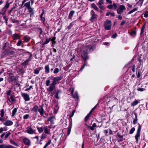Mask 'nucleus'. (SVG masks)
Instances as JSON below:
<instances>
[{"label":"nucleus","instance_id":"obj_56","mask_svg":"<svg viewBox=\"0 0 148 148\" xmlns=\"http://www.w3.org/2000/svg\"><path fill=\"white\" fill-rule=\"evenodd\" d=\"M107 8L110 9H112L113 8V6L112 5L110 4V5H108L107 7Z\"/></svg>","mask_w":148,"mask_h":148},{"label":"nucleus","instance_id":"obj_3","mask_svg":"<svg viewBox=\"0 0 148 148\" xmlns=\"http://www.w3.org/2000/svg\"><path fill=\"white\" fill-rule=\"evenodd\" d=\"M111 21L110 20H106L104 23V26L105 30H110L111 29Z\"/></svg>","mask_w":148,"mask_h":148},{"label":"nucleus","instance_id":"obj_10","mask_svg":"<svg viewBox=\"0 0 148 148\" xmlns=\"http://www.w3.org/2000/svg\"><path fill=\"white\" fill-rule=\"evenodd\" d=\"M32 56V54L30 53V55L29 58L26 60L24 62L22 63V65L24 66H26L28 64V62L31 61L32 60L31 57Z\"/></svg>","mask_w":148,"mask_h":148},{"label":"nucleus","instance_id":"obj_25","mask_svg":"<svg viewBox=\"0 0 148 148\" xmlns=\"http://www.w3.org/2000/svg\"><path fill=\"white\" fill-rule=\"evenodd\" d=\"M30 38L29 37L27 36H25L23 38V39L24 40L25 42H28L30 40Z\"/></svg>","mask_w":148,"mask_h":148},{"label":"nucleus","instance_id":"obj_9","mask_svg":"<svg viewBox=\"0 0 148 148\" xmlns=\"http://www.w3.org/2000/svg\"><path fill=\"white\" fill-rule=\"evenodd\" d=\"M26 132L29 134H33L35 133V130L32 129L30 127H28L27 128Z\"/></svg>","mask_w":148,"mask_h":148},{"label":"nucleus","instance_id":"obj_2","mask_svg":"<svg viewBox=\"0 0 148 148\" xmlns=\"http://www.w3.org/2000/svg\"><path fill=\"white\" fill-rule=\"evenodd\" d=\"M93 50V47L91 45H88L83 47L82 49H81V55L85 62L88 59V51H89L91 52Z\"/></svg>","mask_w":148,"mask_h":148},{"label":"nucleus","instance_id":"obj_40","mask_svg":"<svg viewBox=\"0 0 148 148\" xmlns=\"http://www.w3.org/2000/svg\"><path fill=\"white\" fill-rule=\"evenodd\" d=\"M51 143V140H49L45 144L43 148H46Z\"/></svg>","mask_w":148,"mask_h":148},{"label":"nucleus","instance_id":"obj_30","mask_svg":"<svg viewBox=\"0 0 148 148\" xmlns=\"http://www.w3.org/2000/svg\"><path fill=\"white\" fill-rule=\"evenodd\" d=\"M91 6L94 9L96 10L97 11H98L99 9L97 6L94 3H92L91 4Z\"/></svg>","mask_w":148,"mask_h":148},{"label":"nucleus","instance_id":"obj_41","mask_svg":"<svg viewBox=\"0 0 148 148\" xmlns=\"http://www.w3.org/2000/svg\"><path fill=\"white\" fill-rule=\"evenodd\" d=\"M137 10H138L137 8H134V9L130 11L128 13V14H132V13H133V12H134Z\"/></svg>","mask_w":148,"mask_h":148},{"label":"nucleus","instance_id":"obj_47","mask_svg":"<svg viewBox=\"0 0 148 148\" xmlns=\"http://www.w3.org/2000/svg\"><path fill=\"white\" fill-rule=\"evenodd\" d=\"M6 10L5 8L4 9V7H3L1 10L2 12L1 13L3 15L5 14L6 12Z\"/></svg>","mask_w":148,"mask_h":148},{"label":"nucleus","instance_id":"obj_37","mask_svg":"<svg viewBox=\"0 0 148 148\" xmlns=\"http://www.w3.org/2000/svg\"><path fill=\"white\" fill-rule=\"evenodd\" d=\"M75 23V21L72 22L71 23L68 27V29H70L71 28V27L73 26L74 24Z\"/></svg>","mask_w":148,"mask_h":148},{"label":"nucleus","instance_id":"obj_52","mask_svg":"<svg viewBox=\"0 0 148 148\" xmlns=\"http://www.w3.org/2000/svg\"><path fill=\"white\" fill-rule=\"evenodd\" d=\"M10 99H11V101H15V99H14V95H12L10 96Z\"/></svg>","mask_w":148,"mask_h":148},{"label":"nucleus","instance_id":"obj_35","mask_svg":"<svg viewBox=\"0 0 148 148\" xmlns=\"http://www.w3.org/2000/svg\"><path fill=\"white\" fill-rule=\"evenodd\" d=\"M17 111V109L16 108H14L12 111V116H13L15 115Z\"/></svg>","mask_w":148,"mask_h":148},{"label":"nucleus","instance_id":"obj_26","mask_svg":"<svg viewBox=\"0 0 148 148\" xmlns=\"http://www.w3.org/2000/svg\"><path fill=\"white\" fill-rule=\"evenodd\" d=\"M38 111L40 113V114L41 115H42L44 113V110L42 107H41L40 108H39L38 109Z\"/></svg>","mask_w":148,"mask_h":148},{"label":"nucleus","instance_id":"obj_36","mask_svg":"<svg viewBox=\"0 0 148 148\" xmlns=\"http://www.w3.org/2000/svg\"><path fill=\"white\" fill-rule=\"evenodd\" d=\"M37 30L38 32H39L40 35L42 34L43 31L41 28L40 27L38 28H37Z\"/></svg>","mask_w":148,"mask_h":148},{"label":"nucleus","instance_id":"obj_16","mask_svg":"<svg viewBox=\"0 0 148 148\" xmlns=\"http://www.w3.org/2000/svg\"><path fill=\"white\" fill-rule=\"evenodd\" d=\"M12 37L14 40H16L19 39L20 36L18 34L15 33L12 35Z\"/></svg>","mask_w":148,"mask_h":148},{"label":"nucleus","instance_id":"obj_51","mask_svg":"<svg viewBox=\"0 0 148 148\" xmlns=\"http://www.w3.org/2000/svg\"><path fill=\"white\" fill-rule=\"evenodd\" d=\"M69 90L71 92V95H73L74 92V88H71L69 89Z\"/></svg>","mask_w":148,"mask_h":148},{"label":"nucleus","instance_id":"obj_44","mask_svg":"<svg viewBox=\"0 0 148 148\" xmlns=\"http://www.w3.org/2000/svg\"><path fill=\"white\" fill-rule=\"evenodd\" d=\"M3 18L5 21V23L6 25H7L8 24V18L6 17V16H4Z\"/></svg>","mask_w":148,"mask_h":148},{"label":"nucleus","instance_id":"obj_60","mask_svg":"<svg viewBox=\"0 0 148 148\" xmlns=\"http://www.w3.org/2000/svg\"><path fill=\"white\" fill-rule=\"evenodd\" d=\"M1 129H2V130H3V131H6L8 130L7 127H1Z\"/></svg>","mask_w":148,"mask_h":148},{"label":"nucleus","instance_id":"obj_5","mask_svg":"<svg viewBox=\"0 0 148 148\" xmlns=\"http://www.w3.org/2000/svg\"><path fill=\"white\" fill-rule=\"evenodd\" d=\"M90 14L91 15V16L89 20L91 22H92L97 19L98 17V16L97 14H95V12L93 10H91Z\"/></svg>","mask_w":148,"mask_h":148},{"label":"nucleus","instance_id":"obj_33","mask_svg":"<svg viewBox=\"0 0 148 148\" xmlns=\"http://www.w3.org/2000/svg\"><path fill=\"white\" fill-rule=\"evenodd\" d=\"M38 106L37 105L35 106L32 110V111L35 112H36L38 110Z\"/></svg>","mask_w":148,"mask_h":148},{"label":"nucleus","instance_id":"obj_23","mask_svg":"<svg viewBox=\"0 0 148 148\" xmlns=\"http://www.w3.org/2000/svg\"><path fill=\"white\" fill-rule=\"evenodd\" d=\"M13 124V122L12 121H6L4 124L6 126H9L12 125Z\"/></svg>","mask_w":148,"mask_h":148},{"label":"nucleus","instance_id":"obj_13","mask_svg":"<svg viewBox=\"0 0 148 148\" xmlns=\"http://www.w3.org/2000/svg\"><path fill=\"white\" fill-rule=\"evenodd\" d=\"M5 112L3 109L0 111V120H3V118L4 116Z\"/></svg>","mask_w":148,"mask_h":148},{"label":"nucleus","instance_id":"obj_46","mask_svg":"<svg viewBox=\"0 0 148 148\" xmlns=\"http://www.w3.org/2000/svg\"><path fill=\"white\" fill-rule=\"evenodd\" d=\"M135 128H134V127L132 128L131 130H130L129 133L130 134H132L134 133V132L135 131Z\"/></svg>","mask_w":148,"mask_h":148},{"label":"nucleus","instance_id":"obj_4","mask_svg":"<svg viewBox=\"0 0 148 148\" xmlns=\"http://www.w3.org/2000/svg\"><path fill=\"white\" fill-rule=\"evenodd\" d=\"M97 105H96L93 108L90 112L85 117V120H92L93 119L91 118L90 117H93V114L92 113V112L95 110L97 108Z\"/></svg>","mask_w":148,"mask_h":148},{"label":"nucleus","instance_id":"obj_8","mask_svg":"<svg viewBox=\"0 0 148 148\" xmlns=\"http://www.w3.org/2000/svg\"><path fill=\"white\" fill-rule=\"evenodd\" d=\"M98 5L99 7L101 9L104 10L105 9V7L103 5L104 4V0H100L97 4Z\"/></svg>","mask_w":148,"mask_h":148},{"label":"nucleus","instance_id":"obj_48","mask_svg":"<svg viewBox=\"0 0 148 148\" xmlns=\"http://www.w3.org/2000/svg\"><path fill=\"white\" fill-rule=\"evenodd\" d=\"M37 129L38 131V132L40 133H41V132L43 131L44 129L42 127L38 128Z\"/></svg>","mask_w":148,"mask_h":148},{"label":"nucleus","instance_id":"obj_27","mask_svg":"<svg viewBox=\"0 0 148 148\" xmlns=\"http://www.w3.org/2000/svg\"><path fill=\"white\" fill-rule=\"evenodd\" d=\"M24 6L25 7H26L27 8V9L31 7L30 6V2L29 1L28 2L25 3V4H24Z\"/></svg>","mask_w":148,"mask_h":148},{"label":"nucleus","instance_id":"obj_53","mask_svg":"<svg viewBox=\"0 0 148 148\" xmlns=\"http://www.w3.org/2000/svg\"><path fill=\"white\" fill-rule=\"evenodd\" d=\"M22 41L21 40H19L17 43L16 45L17 46H20L22 44Z\"/></svg>","mask_w":148,"mask_h":148},{"label":"nucleus","instance_id":"obj_6","mask_svg":"<svg viewBox=\"0 0 148 148\" xmlns=\"http://www.w3.org/2000/svg\"><path fill=\"white\" fill-rule=\"evenodd\" d=\"M126 9L124 5H120L116 10L118 14H121Z\"/></svg>","mask_w":148,"mask_h":148},{"label":"nucleus","instance_id":"obj_39","mask_svg":"<svg viewBox=\"0 0 148 148\" xmlns=\"http://www.w3.org/2000/svg\"><path fill=\"white\" fill-rule=\"evenodd\" d=\"M61 92V91L60 90H58L57 92L56 93V94L55 95V97L57 99H59L60 97L58 96V93H60Z\"/></svg>","mask_w":148,"mask_h":148},{"label":"nucleus","instance_id":"obj_64","mask_svg":"<svg viewBox=\"0 0 148 148\" xmlns=\"http://www.w3.org/2000/svg\"><path fill=\"white\" fill-rule=\"evenodd\" d=\"M144 16L145 17L147 18L148 16V12L147 11L145 12L144 14Z\"/></svg>","mask_w":148,"mask_h":148},{"label":"nucleus","instance_id":"obj_31","mask_svg":"<svg viewBox=\"0 0 148 148\" xmlns=\"http://www.w3.org/2000/svg\"><path fill=\"white\" fill-rule=\"evenodd\" d=\"M109 15H110L111 16H114L115 13L114 12L111 13L109 12H108L106 14V16H109Z\"/></svg>","mask_w":148,"mask_h":148},{"label":"nucleus","instance_id":"obj_1","mask_svg":"<svg viewBox=\"0 0 148 148\" xmlns=\"http://www.w3.org/2000/svg\"><path fill=\"white\" fill-rule=\"evenodd\" d=\"M62 78L61 76L56 77H54L53 79V81L52 83L50 84V81L49 79L47 80L45 82V84L46 86H49V87L47 89V90L49 92H51L55 89V85L59 83L58 82L61 80Z\"/></svg>","mask_w":148,"mask_h":148},{"label":"nucleus","instance_id":"obj_45","mask_svg":"<svg viewBox=\"0 0 148 148\" xmlns=\"http://www.w3.org/2000/svg\"><path fill=\"white\" fill-rule=\"evenodd\" d=\"M47 136V135L43 133L41 136V139L43 140L46 138Z\"/></svg>","mask_w":148,"mask_h":148},{"label":"nucleus","instance_id":"obj_59","mask_svg":"<svg viewBox=\"0 0 148 148\" xmlns=\"http://www.w3.org/2000/svg\"><path fill=\"white\" fill-rule=\"evenodd\" d=\"M11 92V91L10 90H8L6 92V94L7 95V96H9L10 95Z\"/></svg>","mask_w":148,"mask_h":148},{"label":"nucleus","instance_id":"obj_43","mask_svg":"<svg viewBox=\"0 0 148 148\" xmlns=\"http://www.w3.org/2000/svg\"><path fill=\"white\" fill-rule=\"evenodd\" d=\"M7 53L8 54L11 55L13 54L14 52L13 51L8 50L7 51Z\"/></svg>","mask_w":148,"mask_h":148},{"label":"nucleus","instance_id":"obj_14","mask_svg":"<svg viewBox=\"0 0 148 148\" xmlns=\"http://www.w3.org/2000/svg\"><path fill=\"white\" fill-rule=\"evenodd\" d=\"M16 77L14 76H12L10 77L8 79L9 81L10 82H15L16 81Z\"/></svg>","mask_w":148,"mask_h":148},{"label":"nucleus","instance_id":"obj_50","mask_svg":"<svg viewBox=\"0 0 148 148\" xmlns=\"http://www.w3.org/2000/svg\"><path fill=\"white\" fill-rule=\"evenodd\" d=\"M59 71L58 69L57 68H55L53 71V73L54 74H56L58 73Z\"/></svg>","mask_w":148,"mask_h":148},{"label":"nucleus","instance_id":"obj_18","mask_svg":"<svg viewBox=\"0 0 148 148\" xmlns=\"http://www.w3.org/2000/svg\"><path fill=\"white\" fill-rule=\"evenodd\" d=\"M42 68V67H38L36 68L34 71V74L37 75L39 73V71L41 70Z\"/></svg>","mask_w":148,"mask_h":148},{"label":"nucleus","instance_id":"obj_7","mask_svg":"<svg viewBox=\"0 0 148 148\" xmlns=\"http://www.w3.org/2000/svg\"><path fill=\"white\" fill-rule=\"evenodd\" d=\"M141 127V126L139 124L137 130V133L135 136V138L137 143L138 141V138L140 137Z\"/></svg>","mask_w":148,"mask_h":148},{"label":"nucleus","instance_id":"obj_32","mask_svg":"<svg viewBox=\"0 0 148 148\" xmlns=\"http://www.w3.org/2000/svg\"><path fill=\"white\" fill-rule=\"evenodd\" d=\"M138 103L139 102L138 101L135 100L131 103V106H135L137 105Z\"/></svg>","mask_w":148,"mask_h":148},{"label":"nucleus","instance_id":"obj_24","mask_svg":"<svg viewBox=\"0 0 148 148\" xmlns=\"http://www.w3.org/2000/svg\"><path fill=\"white\" fill-rule=\"evenodd\" d=\"M135 65H133L129 67L127 71L130 69V71L132 70L133 72H134L135 71Z\"/></svg>","mask_w":148,"mask_h":148},{"label":"nucleus","instance_id":"obj_34","mask_svg":"<svg viewBox=\"0 0 148 148\" xmlns=\"http://www.w3.org/2000/svg\"><path fill=\"white\" fill-rule=\"evenodd\" d=\"M51 40V38H47L46 40L45 41L43 42L42 43L43 45H46L48 44L50 41Z\"/></svg>","mask_w":148,"mask_h":148},{"label":"nucleus","instance_id":"obj_22","mask_svg":"<svg viewBox=\"0 0 148 148\" xmlns=\"http://www.w3.org/2000/svg\"><path fill=\"white\" fill-rule=\"evenodd\" d=\"M146 23H144V24L143 25L140 31V35L143 36V35L144 32V30L145 28Z\"/></svg>","mask_w":148,"mask_h":148},{"label":"nucleus","instance_id":"obj_57","mask_svg":"<svg viewBox=\"0 0 148 148\" xmlns=\"http://www.w3.org/2000/svg\"><path fill=\"white\" fill-rule=\"evenodd\" d=\"M11 143L12 144L14 145L15 146H18V145L17 143L14 142V141L13 140L11 141Z\"/></svg>","mask_w":148,"mask_h":148},{"label":"nucleus","instance_id":"obj_62","mask_svg":"<svg viewBox=\"0 0 148 148\" xmlns=\"http://www.w3.org/2000/svg\"><path fill=\"white\" fill-rule=\"evenodd\" d=\"M137 90L138 91L142 92L143 91L145 90V89L141 88H138L137 89Z\"/></svg>","mask_w":148,"mask_h":148},{"label":"nucleus","instance_id":"obj_17","mask_svg":"<svg viewBox=\"0 0 148 148\" xmlns=\"http://www.w3.org/2000/svg\"><path fill=\"white\" fill-rule=\"evenodd\" d=\"M23 143L27 145H30V141L29 139L26 138H25L23 139Z\"/></svg>","mask_w":148,"mask_h":148},{"label":"nucleus","instance_id":"obj_20","mask_svg":"<svg viewBox=\"0 0 148 148\" xmlns=\"http://www.w3.org/2000/svg\"><path fill=\"white\" fill-rule=\"evenodd\" d=\"M45 72L46 73L48 74L50 72V69L49 66L48 65H47L45 66Z\"/></svg>","mask_w":148,"mask_h":148},{"label":"nucleus","instance_id":"obj_58","mask_svg":"<svg viewBox=\"0 0 148 148\" xmlns=\"http://www.w3.org/2000/svg\"><path fill=\"white\" fill-rule=\"evenodd\" d=\"M29 115L28 114H26L25 115L23 116V119H27L29 117Z\"/></svg>","mask_w":148,"mask_h":148},{"label":"nucleus","instance_id":"obj_55","mask_svg":"<svg viewBox=\"0 0 148 148\" xmlns=\"http://www.w3.org/2000/svg\"><path fill=\"white\" fill-rule=\"evenodd\" d=\"M11 133L10 132H8L7 134H6L5 136V139H7V138L9 137V136L10 135Z\"/></svg>","mask_w":148,"mask_h":148},{"label":"nucleus","instance_id":"obj_49","mask_svg":"<svg viewBox=\"0 0 148 148\" xmlns=\"http://www.w3.org/2000/svg\"><path fill=\"white\" fill-rule=\"evenodd\" d=\"M27 9L29 10V12L30 13H34V9L31 7Z\"/></svg>","mask_w":148,"mask_h":148},{"label":"nucleus","instance_id":"obj_38","mask_svg":"<svg viewBox=\"0 0 148 148\" xmlns=\"http://www.w3.org/2000/svg\"><path fill=\"white\" fill-rule=\"evenodd\" d=\"M73 95V97L74 98H75L76 99H78V95L77 93V92H75V94H74Z\"/></svg>","mask_w":148,"mask_h":148},{"label":"nucleus","instance_id":"obj_21","mask_svg":"<svg viewBox=\"0 0 148 148\" xmlns=\"http://www.w3.org/2000/svg\"><path fill=\"white\" fill-rule=\"evenodd\" d=\"M75 12L73 10H72L71 11L69 14V16H68V18L69 19H71L74 14L75 13Z\"/></svg>","mask_w":148,"mask_h":148},{"label":"nucleus","instance_id":"obj_29","mask_svg":"<svg viewBox=\"0 0 148 148\" xmlns=\"http://www.w3.org/2000/svg\"><path fill=\"white\" fill-rule=\"evenodd\" d=\"M9 0H7L6 1V4L5 5V6L4 7V9L5 8L7 10L8 8H9V7L10 6V3H9Z\"/></svg>","mask_w":148,"mask_h":148},{"label":"nucleus","instance_id":"obj_11","mask_svg":"<svg viewBox=\"0 0 148 148\" xmlns=\"http://www.w3.org/2000/svg\"><path fill=\"white\" fill-rule=\"evenodd\" d=\"M21 96L24 98L25 101H27L30 100L29 96L27 94L22 93Z\"/></svg>","mask_w":148,"mask_h":148},{"label":"nucleus","instance_id":"obj_42","mask_svg":"<svg viewBox=\"0 0 148 148\" xmlns=\"http://www.w3.org/2000/svg\"><path fill=\"white\" fill-rule=\"evenodd\" d=\"M86 62H85V64H84L81 67L80 69V71H82L84 69L85 66L87 65V62H86Z\"/></svg>","mask_w":148,"mask_h":148},{"label":"nucleus","instance_id":"obj_12","mask_svg":"<svg viewBox=\"0 0 148 148\" xmlns=\"http://www.w3.org/2000/svg\"><path fill=\"white\" fill-rule=\"evenodd\" d=\"M0 148H14L13 147L10 145H0Z\"/></svg>","mask_w":148,"mask_h":148},{"label":"nucleus","instance_id":"obj_28","mask_svg":"<svg viewBox=\"0 0 148 148\" xmlns=\"http://www.w3.org/2000/svg\"><path fill=\"white\" fill-rule=\"evenodd\" d=\"M44 132L45 134H47L49 135L50 134V129H48L47 127L45 128L44 129Z\"/></svg>","mask_w":148,"mask_h":148},{"label":"nucleus","instance_id":"obj_54","mask_svg":"<svg viewBox=\"0 0 148 148\" xmlns=\"http://www.w3.org/2000/svg\"><path fill=\"white\" fill-rule=\"evenodd\" d=\"M43 13H42L40 15V18H41V19L43 21H45V17H43Z\"/></svg>","mask_w":148,"mask_h":148},{"label":"nucleus","instance_id":"obj_15","mask_svg":"<svg viewBox=\"0 0 148 148\" xmlns=\"http://www.w3.org/2000/svg\"><path fill=\"white\" fill-rule=\"evenodd\" d=\"M69 128H68V130L67 132V135H68L70 134L71 129L72 126V121H69Z\"/></svg>","mask_w":148,"mask_h":148},{"label":"nucleus","instance_id":"obj_61","mask_svg":"<svg viewBox=\"0 0 148 148\" xmlns=\"http://www.w3.org/2000/svg\"><path fill=\"white\" fill-rule=\"evenodd\" d=\"M75 110H73L72 112V113L70 115V117L71 118V117H73L74 114L75 112Z\"/></svg>","mask_w":148,"mask_h":148},{"label":"nucleus","instance_id":"obj_19","mask_svg":"<svg viewBox=\"0 0 148 148\" xmlns=\"http://www.w3.org/2000/svg\"><path fill=\"white\" fill-rule=\"evenodd\" d=\"M104 132L106 136L107 135L108 133L110 134H112L113 133L112 131L110 129L105 130Z\"/></svg>","mask_w":148,"mask_h":148},{"label":"nucleus","instance_id":"obj_63","mask_svg":"<svg viewBox=\"0 0 148 148\" xmlns=\"http://www.w3.org/2000/svg\"><path fill=\"white\" fill-rule=\"evenodd\" d=\"M117 18L119 20H122L123 18L122 16L120 14H119Z\"/></svg>","mask_w":148,"mask_h":148}]
</instances>
